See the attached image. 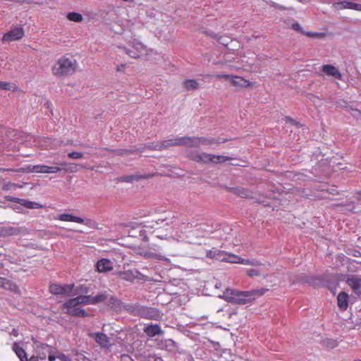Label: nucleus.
<instances>
[{
	"mask_svg": "<svg viewBox=\"0 0 361 361\" xmlns=\"http://www.w3.org/2000/svg\"><path fill=\"white\" fill-rule=\"evenodd\" d=\"M224 255H225L224 251L219 250V249L215 247L207 251V257L215 259L219 261H224Z\"/></svg>",
	"mask_w": 361,
	"mask_h": 361,
	"instance_id": "22",
	"label": "nucleus"
},
{
	"mask_svg": "<svg viewBox=\"0 0 361 361\" xmlns=\"http://www.w3.org/2000/svg\"><path fill=\"white\" fill-rule=\"evenodd\" d=\"M94 339L101 347H108L109 345V338L103 333H96Z\"/></svg>",
	"mask_w": 361,
	"mask_h": 361,
	"instance_id": "24",
	"label": "nucleus"
},
{
	"mask_svg": "<svg viewBox=\"0 0 361 361\" xmlns=\"http://www.w3.org/2000/svg\"><path fill=\"white\" fill-rule=\"evenodd\" d=\"M122 50L126 54H128L130 57L131 58H133V59H137L139 58L141 55L137 53L134 49H133L132 47L131 48H126V47H123L121 48Z\"/></svg>",
	"mask_w": 361,
	"mask_h": 361,
	"instance_id": "38",
	"label": "nucleus"
},
{
	"mask_svg": "<svg viewBox=\"0 0 361 361\" xmlns=\"http://www.w3.org/2000/svg\"><path fill=\"white\" fill-rule=\"evenodd\" d=\"M144 333L149 337H154L156 336H162L164 332L158 324H149L143 329Z\"/></svg>",
	"mask_w": 361,
	"mask_h": 361,
	"instance_id": "13",
	"label": "nucleus"
},
{
	"mask_svg": "<svg viewBox=\"0 0 361 361\" xmlns=\"http://www.w3.org/2000/svg\"><path fill=\"white\" fill-rule=\"evenodd\" d=\"M226 190L242 198H253L252 192L242 187H226Z\"/></svg>",
	"mask_w": 361,
	"mask_h": 361,
	"instance_id": "17",
	"label": "nucleus"
},
{
	"mask_svg": "<svg viewBox=\"0 0 361 361\" xmlns=\"http://www.w3.org/2000/svg\"><path fill=\"white\" fill-rule=\"evenodd\" d=\"M0 288L10 290L14 293H20L18 286L11 280L0 276Z\"/></svg>",
	"mask_w": 361,
	"mask_h": 361,
	"instance_id": "16",
	"label": "nucleus"
},
{
	"mask_svg": "<svg viewBox=\"0 0 361 361\" xmlns=\"http://www.w3.org/2000/svg\"><path fill=\"white\" fill-rule=\"evenodd\" d=\"M35 351L40 360H45L48 353L53 352V348L47 343L37 341L35 342Z\"/></svg>",
	"mask_w": 361,
	"mask_h": 361,
	"instance_id": "12",
	"label": "nucleus"
},
{
	"mask_svg": "<svg viewBox=\"0 0 361 361\" xmlns=\"http://www.w3.org/2000/svg\"><path fill=\"white\" fill-rule=\"evenodd\" d=\"M56 219L63 221L76 222L79 224H84L85 222V219L81 217L66 213L59 214Z\"/></svg>",
	"mask_w": 361,
	"mask_h": 361,
	"instance_id": "20",
	"label": "nucleus"
},
{
	"mask_svg": "<svg viewBox=\"0 0 361 361\" xmlns=\"http://www.w3.org/2000/svg\"><path fill=\"white\" fill-rule=\"evenodd\" d=\"M291 27L292 29H293L294 30H296L299 32H301V33H305V30H303V28L301 27V25L295 22L294 23L292 24L291 25Z\"/></svg>",
	"mask_w": 361,
	"mask_h": 361,
	"instance_id": "48",
	"label": "nucleus"
},
{
	"mask_svg": "<svg viewBox=\"0 0 361 361\" xmlns=\"http://www.w3.org/2000/svg\"><path fill=\"white\" fill-rule=\"evenodd\" d=\"M162 150L171 146H180V137L171 138L161 141Z\"/></svg>",
	"mask_w": 361,
	"mask_h": 361,
	"instance_id": "23",
	"label": "nucleus"
},
{
	"mask_svg": "<svg viewBox=\"0 0 361 361\" xmlns=\"http://www.w3.org/2000/svg\"><path fill=\"white\" fill-rule=\"evenodd\" d=\"M130 311L134 315L147 319L159 321L163 317V313L157 308L143 306L139 304L131 307Z\"/></svg>",
	"mask_w": 361,
	"mask_h": 361,
	"instance_id": "5",
	"label": "nucleus"
},
{
	"mask_svg": "<svg viewBox=\"0 0 361 361\" xmlns=\"http://www.w3.org/2000/svg\"><path fill=\"white\" fill-rule=\"evenodd\" d=\"M346 209L350 212H355V204L354 202H350V203L347 204L346 205Z\"/></svg>",
	"mask_w": 361,
	"mask_h": 361,
	"instance_id": "53",
	"label": "nucleus"
},
{
	"mask_svg": "<svg viewBox=\"0 0 361 361\" xmlns=\"http://www.w3.org/2000/svg\"><path fill=\"white\" fill-rule=\"evenodd\" d=\"M270 5L273 6L274 7H279V4H276V3L273 2V1H271Z\"/></svg>",
	"mask_w": 361,
	"mask_h": 361,
	"instance_id": "63",
	"label": "nucleus"
},
{
	"mask_svg": "<svg viewBox=\"0 0 361 361\" xmlns=\"http://www.w3.org/2000/svg\"><path fill=\"white\" fill-rule=\"evenodd\" d=\"M131 47L134 49L140 55L146 51L145 46L140 42L135 39L131 42Z\"/></svg>",
	"mask_w": 361,
	"mask_h": 361,
	"instance_id": "30",
	"label": "nucleus"
},
{
	"mask_svg": "<svg viewBox=\"0 0 361 361\" xmlns=\"http://www.w3.org/2000/svg\"><path fill=\"white\" fill-rule=\"evenodd\" d=\"M23 201V200H22ZM25 203H24V206H25L27 208H29V209H37V208H40L42 207V206L37 203V202H31V201H25L24 200Z\"/></svg>",
	"mask_w": 361,
	"mask_h": 361,
	"instance_id": "43",
	"label": "nucleus"
},
{
	"mask_svg": "<svg viewBox=\"0 0 361 361\" xmlns=\"http://www.w3.org/2000/svg\"><path fill=\"white\" fill-rule=\"evenodd\" d=\"M47 357H48V360H49V361H54L57 357H56V356H55V355L53 354V352H52V353H48V354H47Z\"/></svg>",
	"mask_w": 361,
	"mask_h": 361,
	"instance_id": "55",
	"label": "nucleus"
},
{
	"mask_svg": "<svg viewBox=\"0 0 361 361\" xmlns=\"http://www.w3.org/2000/svg\"><path fill=\"white\" fill-rule=\"evenodd\" d=\"M325 34L324 32H317V39H322L324 37Z\"/></svg>",
	"mask_w": 361,
	"mask_h": 361,
	"instance_id": "59",
	"label": "nucleus"
},
{
	"mask_svg": "<svg viewBox=\"0 0 361 361\" xmlns=\"http://www.w3.org/2000/svg\"><path fill=\"white\" fill-rule=\"evenodd\" d=\"M74 287V283L71 284H58L51 283L49 286V291L54 295H70Z\"/></svg>",
	"mask_w": 361,
	"mask_h": 361,
	"instance_id": "8",
	"label": "nucleus"
},
{
	"mask_svg": "<svg viewBox=\"0 0 361 361\" xmlns=\"http://www.w3.org/2000/svg\"><path fill=\"white\" fill-rule=\"evenodd\" d=\"M37 167L36 165H31L29 164L25 167L20 168L16 171L18 172H25V173H37V169H35Z\"/></svg>",
	"mask_w": 361,
	"mask_h": 361,
	"instance_id": "41",
	"label": "nucleus"
},
{
	"mask_svg": "<svg viewBox=\"0 0 361 361\" xmlns=\"http://www.w3.org/2000/svg\"><path fill=\"white\" fill-rule=\"evenodd\" d=\"M233 157L224 155H215L212 154V163L213 164H221L226 161L232 160Z\"/></svg>",
	"mask_w": 361,
	"mask_h": 361,
	"instance_id": "32",
	"label": "nucleus"
},
{
	"mask_svg": "<svg viewBox=\"0 0 361 361\" xmlns=\"http://www.w3.org/2000/svg\"><path fill=\"white\" fill-rule=\"evenodd\" d=\"M345 282L350 287L353 292L361 298V276L348 275Z\"/></svg>",
	"mask_w": 361,
	"mask_h": 361,
	"instance_id": "9",
	"label": "nucleus"
},
{
	"mask_svg": "<svg viewBox=\"0 0 361 361\" xmlns=\"http://www.w3.org/2000/svg\"><path fill=\"white\" fill-rule=\"evenodd\" d=\"M24 35V30L21 27H12L9 31L5 33L3 36V40L6 42H11L18 40Z\"/></svg>",
	"mask_w": 361,
	"mask_h": 361,
	"instance_id": "11",
	"label": "nucleus"
},
{
	"mask_svg": "<svg viewBox=\"0 0 361 361\" xmlns=\"http://www.w3.org/2000/svg\"><path fill=\"white\" fill-rule=\"evenodd\" d=\"M326 172L324 173L325 176H328L331 174V169L329 166H326Z\"/></svg>",
	"mask_w": 361,
	"mask_h": 361,
	"instance_id": "58",
	"label": "nucleus"
},
{
	"mask_svg": "<svg viewBox=\"0 0 361 361\" xmlns=\"http://www.w3.org/2000/svg\"><path fill=\"white\" fill-rule=\"evenodd\" d=\"M145 361H164L161 357L155 354H149L145 357Z\"/></svg>",
	"mask_w": 361,
	"mask_h": 361,
	"instance_id": "47",
	"label": "nucleus"
},
{
	"mask_svg": "<svg viewBox=\"0 0 361 361\" xmlns=\"http://www.w3.org/2000/svg\"><path fill=\"white\" fill-rule=\"evenodd\" d=\"M57 357L61 360V361H72V359L71 357L63 354V353H60Z\"/></svg>",
	"mask_w": 361,
	"mask_h": 361,
	"instance_id": "50",
	"label": "nucleus"
},
{
	"mask_svg": "<svg viewBox=\"0 0 361 361\" xmlns=\"http://www.w3.org/2000/svg\"><path fill=\"white\" fill-rule=\"evenodd\" d=\"M247 274L249 276L253 277L255 276H264V274L261 273L258 269H250L247 270Z\"/></svg>",
	"mask_w": 361,
	"mask_h": 361,
	"instance_id": "46",
	"label": "nucleus"
},
{
	"mask_svg": "<svg viewBox=\"0 0 361 361\" xmlns=\"http://www.w3.org/2000/svg\"><path fill=\"white\" fill-rule=\"evenodd\" d=\"M223 257L225 258L224 259V262L239 264L240 257H238V255L227 253L225 252V255H224Z\"/></svg>",
	"mask_w": 361,
	"mask_h": 361,
	"instance_id": "35",
	"label": "nucleus"
},
{
	"mask_svg": "<svg viewBox=\"0 0 361 361\" xmlns=\"http://www.w3.org/2000/svg\"><path fill=\"white\" fill-rule=\"evenodd\" d=\"M16 86L13 83L0 81V90H14Z\"/></svg>",
	"mask_w": 361,
	"mask_h": 361,
	"instance_id": "42",
	"label": "nucleus"
},
{
	"mask_svg": "<svg viewBox=\"0 0 361 361\" xmlns=\"http://www.w3.org/2000/svg\"><path fill=\"white\" fill-rule=\"evenodd\" d=\"M303 34L306 35L308 37H316V32H306V31H305V33H303Z\"/></svg>",
	"mask_w": 361,
	"mask_h": 361,
	"instance_id": "57",
	"label": "nucleus"
},
{
	"mask_svg": "<svg viewBox=\"0 0 361 361\" xmlns=\"http://www.w3.org/2000/svg\"><path fill=\"white\" fill-rule=\"evenodd\" d=\"M185 88L187 90H194L199 87V82L195 79H188L183 82Z\"/></svg>",
	"mask_w": 361,
	"mask_h": 361,
	"instance_id": "29",
	"label": "nucleus"
},
{
	"mask_svg": "<svg viewBox=\"0 0 361 361\" xmlns=\"http://www.w3.org/2000/svg\"><path fill=\"white\" fill-rule=\"evenodd\" d=\"M123 66H124V65H123V64H122L121 66H118L117 70H118V71H121V69H122V68H123Z\"/></svg>",
	"mask_w": 361,
	"mask_h": 361,
	"instance_id": "64",
	"label": "nucleus"
},
{
	"mask_svg": "<svg viewBox=\"0 0 361 361\" xmlns=\"http://www.w3.org/2000/svg\"><path fill=\"white\" fill-rule=\"evenodd\" d=\"M322 71L327 75L333 76L337 80H343L342 73L335 66L332 64L323 65L322 67Z\"/></svg>",
	"mask_w": 361,
	"mask_h": 361,
	"instance_id": "15",
	"label": "nucleus"
},
{
	"mask_svg": "<svg viewBox=\"0 0 361 361\" xmlns=\"http://www.w3.org/2000/svg\"><path fill=\"white\" fill-rule=\"evenodd\" d=\"M215 142L214 138L204 137L184 136L180 137V146L199 147L201 145H211Z\"/></svg>",
	"mask_w": 361,
	"mask_h": 361,
	"instance_id": "6",
	"label": "nucleus"
},
{
	"mask_svg": "<svg viewBox=\"0 0 361 361\" xmlns=\"http://www.w3.org/2000/svg\"><path fill=\"white\" fill-rule=\"evenodd\" d=\"M13 350L16 355L20 358V361H27V353L19 344L14 343L13 345Z\"/></svg>",
	"mask_w": 361,
	"mask_h": 361,
	"instance_id": "25",
	"label": "nucleus"
},
{
	"mask_svg": "<svg viewBox=\"0 0 361 361\" xmlns=\"http://www.w3.org/2000/svg\"><path fill=\"white\" fill-rule=\"evenodd\" d=\"M20 230L13 226H0V237H7L18 235Z\"/></svg>",
	"mask_w": 361,
	"mask_h": 361,
	"instance_id": "21",
	"label": "nucleus"
},
{
	"mask_svg": "<svg viewBox=\"0 0 361 361\" xmlns=\"http://www.w3.org/2000/svg\"><path fill=\"white\" fill-rule=\"evenodd\" d=\"M231 82L233 84V85L240 87H246L250 85L249 80L239 76H233Z\"/></svg>",
	"mask_w": 361,
	"mask_h": 361,
	"instance_id": "26",
	"label": "nucleus"
},
{
	"mask_svg": "<svg viewBox=\"0 0 361 361\" xmlns=\"http://www.w3.org/2000/svg\"><path fill=\"white\" fill-rule=\"evenodd\" d=\"M147 177V176L137 175L124 176L120 178V180L126 183H133L135 180H139L140 178H146Z\"/></svg>",
	"mask_w": 361,
	"mask_h": 361,
	"instance_id": "33",
	"label": "nucleus"
},
{
	"mask_svg": "<svg viewBox=\"0 0 361 361\" xmlns=\"http://www.w3.org/2000/svg\"><path fill=\"white\" fill-rule=\"evenodd\" d=\"M267 290L268 289L264 288L245 291L226 288L223 294L219 295V298L232 304L245 305L263 295Z\"/></svg>",
	"mask_w": 361,
	"mask_h": 361,
	"instance_id": "2",
	"label": "nucleus"
},
{
	"mask_svg": "<svg viewBox=\"0 0 361 361\" xmlns=\"http://www.w3.org/2000/svg\"><path fill=\"white\" fill-rule=\"evenodd\" d=\"M66 18L73 22L80 23L83 20L82 14L78 12H69L66 15Z\"/></svg>",
	"mask_w": 361,
	"mask_h": 361,
	"instance_id": "31",
	"label": "nucleus"
},
{
	"mask_svg": "<svg viewBox=\"0 0 361 361\" xmlns=\"http://www.w3.org/2000/svg\"><path fill=\"white\" fill-rule=\"evenodd\" d=\"M185 223L179 225L178 220L173 216L172 217H165L159 219L151 222H146L144 225L145 229L140 231V235L143 237V240H148L146 235L147 232L154 233L155 237L164 240L172 236L173 233H177L179 231L181 233H185Z\"/></svg>",
	"mask_w": 361,
	"mask_h": 361,
	"instance_id": "1",
	"label": "nucleus"
},
{
	"mask_svg": "<svg viewBox=\"0 0 361 361\" xmlns=\"http://www.w3.org/2000/svg\"><path fill=\"white\" fill-rule=\"evenodd\" d=\"M80 305H91V295H78L68 299L61 306L63 313L71 317H87L89 314Z\"/></svg>",
	"mask_w": 361,
	"mask_h": 361,
	"instance_id": "3",
	"label": "nucleus"
},
{
	"mask_svg": "<svg viewBox=\"0 0 361 361\" xmlns=\"http://www.w3.org/2000/svg\"><path fill=\"white\" fill-rule=\"evenodd\" d=\"M68 157L73 159H79L83 157V153L80 152H71L68 153Z\"/></svg>",
	"mask_w": 361,
	"mask_h": 361,
	"instance_id": "45",
	"label": "nucleus"
},
{
	"mask_svg": "<svg viewBox=\"0 0 361 361\" xmlns=\"http://www.w3.org/2000/svg\"><path fill=\"white\" fill-rule=\"evenodd\" d=\"M320 344L328 348H334L338 346V341L333 338H326L320 341Z\"/></svg>",
	"mask_w": 361,
	"mask_h": 361,
	"instance_id": "28",
	"label": "nucleus"
},
{
	"mask_svg": "<svg viewBox=\"0 0 361 361\" xmlns=\"http://www.w3.org/2000/svg\"><path fill=\"white\" fill-rule=\"evenodd\" d=\"M109 299V295L104 292L97 294L95 296H91V305H97Z\"/></svg>",
	"mask_w": 361,
	"mask_h": 361,
	"instance_id": "27",
	"label": "nucleus"
},
{
	"mask_svg": "<svg viewBox=\"0 0 361 361\" xmlns=\"http://www.w3.org/2000/svg\"><path fill=\"white\" fill-rule=\"evenodd\" d=\"M189 225H190V228H192V227H195L197 224H195L194 222H190L187 224V226H188Z\"/></svg>",
	"mask_w": 361,
	"mask_h": 361,
	"instance_id": "61",
	"label": "nucleus"
},
{
	"mask_svg": "<svg viewBox=\"0 0 361 361\" xmlns=\"http://www.w3.org/2000/svg\"><path fill=\"white\" fill-rule=\"evenodd\" d=\"M146 147L151 149L162 151L161 142H152L151 144H148Z\"/></svg>",
	"mask_w": 361,
	"mask_h": 361,
	"instance_id": "44",
	"label": "nucleus"
},
{
	"mask_svg": "<svg viewBox=\"0 0 361 361\" xmlns=\"http://www.w3.org/2000/svg\"><path fill=\"white\" fill-rule=\"evenodd\" d=\"M348 300L349 295L345 291H341L337 296V304L339 309L342 311H345L348 307Z\"/></svg>",
	"mask_w": 361,
	"mask_h": 361,
	"instance_id": "18",
	"label": "nucleus"
},
{
	"mask_svg": "<svg viewBox=\"0 0 361 361\" xmlns=\"http://www.w3.org/2000/svg\"><path fill=\"white\" fill-rule=\"evenodd\" d=\"M200 159L198 163L209 164L212 163V154H208L206 152H201L200 154Z\"/></svg>",
	"mask_w": 361,
	"mask_h": 361,
	"instance_id": "36",
	"label": "nucleus"
},
{
	"mask_svg": "<svg viewBox=\"0 0 361 361\" xmlns=\"http://www.w3.org/2000/svg\"><path fill=\"white\" fill-rule=\"evenodd\" d=\"M165 343L166 348H173L176 345V343L171 339L166 340Z\"/></svg>",
	"mask_w": 361,
	"mask_h": 361,
	"instance_id": "54",
	"label": "nucleus"
},
{
	"mask_svg": "<svg viewBox=\"0 0 361 361\" xmlns=\"http://www.w3.org/2000/svg\"><path fill=\"white\" fill-rule=\"evenodd\" d=\"M345 109L348 111L351 116L357 120L361 119V111L354 109L350 106H345Z\"/></svg>",
	"mask_w": 361,
	"mask_h": 361,
	"instance_id": "37",
	"label": "nucleus"
},
{
	"mask_svg": "<svg viewBox=\"0 0 361 361\" xmlns=\"http://www.w3.org/2000/svg\"><path fill=\"white\" fill-rule=\"evenodd\" d=\"M75 355L79 361H90V360L85 357L82 353L76 351Z\"/></svg>",
	"mask_w": 361,
	"mask_h": 361,
	"instance_id": "49",
	"label": "nucleus"
},
{
	"mask_svg": "<svg viewBox=\"0 0 361 361\" xmlns=\"http://www.w3.org/2000/svg\"><path fill=\"white\" fill-rule=\"evenodd\" d=\"M37 173H56L62 170L59 166L36 165Z\"/></svg>",
	"mask_w": 361,
	"mask_h": 361,
	"instance_id": "19",
	"label": "nucleus"
},
{
	"mask_svg": "<svg viewBox=\"0 0 361 361\" xmlns=\"http://www.w3.org/2000/svg\"><path fill=\"white\" fill-rule=\"evenodd\" d=\"M77 66L75 59L63 56L59 59L52 66V73L56 76L64 77L75 73Z\"/></svg>",
	"mask_w": 361,
	"mask_h": 361,
	"instance_id": "4",
	"label": "nucleus"
},
{
	"mask_svg": "<svg viewBox=\"0 0 361 361\" xmlns=\"http://www.w3.org/2000/svg\"><path fill=\"white\" fill-rule=\"evenodd\" d=\"M214 77L216 78H225V79H232L233 75H228V74H224V73H217L214 75Z\"/></svg>",
	"mask_w": 361,
	"mask_h": 361,
	"instance_id": "51",
	"label": "nucleus"
},
{
	"mask_svg": "<svg viewBox=\"0 0 361 361\" xmlns=\"http://www.w3.org/2000/svg\"><path fill=\"white\" fill-rule=\"evenodd\" d=\"M97 271L99 273H106L114 269L113 262L106 258H102L96 263Z\"/></svg>",
	"mask_w": 361,
	"mask_h": 361,
	"instance_id": "14",
	"label": "nucleus"
},
{
	"mask_svg": "<svg viewBox=\"0 0 361 361\" xmlns=\"http://www.w3.org/2000/svg\"><path fill=\"white\" fill-rule=\"evenodd\" d=\"M357 199L358 200H361V191L357 192Z\"/></svg>",
	"mask_w": 361,
	"mask_h": 361,
	"instance_id": "62",
	"label": "nucleus"
},
{
	"mask_svg": "<svg viewBox=\"0 0 361 361\" xmlns=\"http://www.w3.org/2000/svg\"><path fill=\"white\" fill-rule=\"evenodd\" d=\"M187 157L190 158L191 160L198 162L200 159V154L201 152L195 150H188L186 152Z\"/></svg>",
	"mask_w": 361,
	"mask_h": 361,
	"instance_id": "40",
	"label": "nucleus"
},
{
	"mask_svg": "<svg viewBox=\"0 0 361 361\" xmlns=\"http://www.w3.org/2000/svg\"><path fill=\"white\" fill-rule=\"evenodd\" d=\"M317 192L319 191H321L322 192H327V193H329V194H334V192H335V189H331V191H329V188L326 185H318L317 184ZM326 196H323V195H320L319 194L317 193V199L319 198H326Z\"/></svg>",
	"mask_w": 361,
	"mask_h": 361,
	"instance_id": "34",
	"label": "nucleus"
},
{
	"mask_svg": "<svg viewBox=\"0 0 361 361\" xmlns=\"http://www.w3.org/2000/svg\"><path fill=\"white\" fill-rule=\"evenodd\" d=\"M116 274L122 280L128 282H133L135 279L144 280L145 279V275L135 269H128L123 271H118Z\"/></svg>",
	"mask_w": 361,
	"mask_h": 361,
	"instance_id": "7",
	"label": "nucleus"
},
{
	"mask_svg": "<svg viewBox=\"0 0 361 361\" xmlns=\"http://www.w3.org/2000/svg\"><path fill=\"white\" fill-rule=\"evenodd\" d=\"M239 264H246V265H252V266H259L261 265V263L254 259H245L240 257Z\"/></svg>",
	"mask_w": 361,
	"mask_h": 361,
	"instance_id": "39",
	"label": "nucleus"
},
{
	"mask_svg": "<svg viewBox=\"0 0 361 361\" xmlns=\"http://www.w3.org/2000/svg\"><path fill=\"white\" fill-rule=\"evenodd\" d=\"M332 8L336 11L342 9H351L361 11V4L350 1L348 0H342L334 3Z\"/></svg>",
	"mask_w": 361,
	"mask_h": 361,
	"instance_id": "10",
	"label": "nucleus"
},
{
	"mask_svg": "<svg viewBox=\"0 0 361 361\" xmlns=\"http://www.w3.org/2000/svg\"><path fill=\"white\" fill-rule=\"evenodd\" d=\"M39 357L37 355H33L30 357L29 359H27V361H39Z\"/></svg>",
	"mask_w": 361,
	"mask_h": 361,
	"instance_id": "56",
	"label": "nucleus"
},
{
	"mask_svg": "<svg viewBox=\"0 0 361 361\" xmlns=\"http://www.w3.org/2000/svg\"><path fill=\"white\" fill-rule=\"evenodd\" d=\"M109 302L112 305V307H116L120 304V301L115 297L111 296L109 298Z\"/></svg>",
	"mask_w": 361,
	"mask_h": 361,
	"instance_id": "52",
	"label": "nucleus"
},
{
	"mask_svg": "<svg viewBox=\"0 0 361 361\" xmlns=\"http://www.w3.org/2000/svg\"><path fill=\"white\" fill-rule=\"evenodd\" d=\"M322 163H317V173L319 172L322 171V169H321V167H322Z\"/></svg>",
	"mask_w": 361,
	"mask_h": 361,
	"instance_id": "60",
	"label": "nucleus"
}]
</instances>
